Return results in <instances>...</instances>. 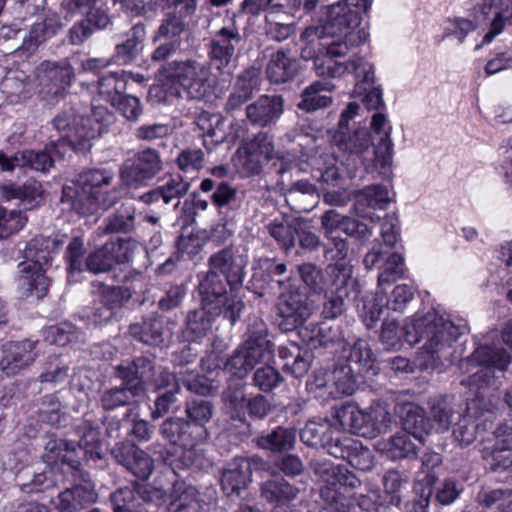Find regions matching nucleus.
<instances>
[{
    "instance_id": "7",
    "label": "nucleus",
    "mask_w": 512,
    "mask_h": 512,
    "mask_svg": "<svg viewBox=\"0 0 512 512\" xmlns=\"http://www.w3.org/2000/svg\"><path fill=\"white\" fill-rule=\"evenodd\" d=\"M272 352V343L268 339L266 323L262 319L254 317L248 324L246 340L227 358L224 370L243 379Z\"/></svg>"
},
{
    "instance_id": "43",
    "label": "nucleus",
    "mask_w": 512,
    "mask_h": 512,
    "mask_svg": "<svg viewBox=\"0 0 512 512\" xmlns=\"http://www.w3.org/2000/svg\"><path fill=\"white\" fill-rule=\"evenodd\" d=\"M136 229V210L132 206H121L110 214L103 226L99 227L102 234H129Z\"/></svg>"
},
{
    "instance_id": "19",
    "label": "nucleus",
    "mask_w": 512,
    "mask_h": 512,
    "mask_svg": "<svg viewBox=\"0 0 512 512\" xmlns=\"http://www.w3.org/2000/svg\"><path fill=\"white\" fill-rule=\"evenodd\" d=\"M261 76L258 69L249 67L237 75L224 109L233 114L260 90Z\"/></svg>"
},
{
    "instance_id": "30",
    "label": "nucleus",
    "mask_w": 512,
    "mask_h": 512,
    "mask_svg": "<svg viewBox=\"0 0 512 512\" xmlns=\"http://www.w3.org/2000/svg\"><path fill=\"white\" fill-rule=\"evenodd\" d=\"M222 308L213 306L208 308L201 304L199 309L192 310L186 318L184 334L189 341H196L204 337L212 327L213 321L220 316Z\"/></svg>"
},
{
    "instance_id": "2",
    "label": "nucleus",
    "mask_w": 512,
    "mask_h": 512,
    "mask_svg": "<svg viewBox=\"0 0 512 512\" xmlns=\"http://www.w3.org/2000/svg\"><path fill=\"white\" fill-rule=\"evenodd\" d=\"M410 345L423 341L420 355L426 367H438L448 361V350L452 343L461 335L462 330L450 319L428 312L421 317H415L399 328L395 320H386L382 324L380 340L388 349L400 346L401 335Z\"/></svg>"
},
{
    "instance_id": "27",
    "label": "nucleus",
    "mask_w": 512,
    "mask_h": 512,
    "mask_svg": "<svg viewBox=\"0 0 512 512\" xmlns=\"http://www.w3.org/2000/svg\"><path fill=\"white\" fill-rule=\"evenodd\" d=\"M299 62L290 49H280L270 56L266 66L267 78L282 84L292 80L299 72Z\"/></svg>"
},
{
    "instance_id": "4",
    "label": "nucleus",
    "mask_w": 512,
    "mask_h": 512,
    "mask_svg": "<svg viewBox=\"0 0 512 512\" xmlns=\"http://www.w3.org/2000/svg\"><path fill=\"white\" fill-rule=\"evenodd\" d=\"M211 69L220 74L209 60V64L196 59L174 60L167 62L159 69L162 83L154 86L151 93L160 101L169 102L181 96L177 86L181 87L189 99L202 100L212 93L213 80Z\"/></svg>"
},
{
    "instance_id": "54",
    "label": "nucleus",
    "mask_w": 512,
    "mask_h": 512,
    "mask_svg": "<svg viewBox=\"0 0 512 512\" xmlns=\"http://www.w3.org/2000/svg\"><path fill=\"white\" fill-rule=\"evenodd\" d=\"M366 437L385 433L391 425L389 412L381 405H375L365 410Z\"/></svg>"
},
{
    "instance_id": "41",
    "label": "nucleus",
    "mask_w": 512,
    "mask_h": 512,
    "mask_svg": "<svg viewBox=\"0 0 512 512\" xmlns=\"http://www.w3.org/2000/svg\"><path fill=\"white\" fill-rule=\"evenodd\" d=\"M256 445L274 453H282L294 448L296 430L278 426L272 431L262 434L255 439Z\"/></svg>"
},
{
    "instance_id": "61",
    "label": "nucleus",
    "mask_w": 512,
    "mask_h": 512,
    "mask_svg": "<svg viewBox=\"0 0 512 512\" xmlns=\"http://www.w3.org/2000/svg\"><path fill=\"white\" fill-rule=\"evenodd\" d=\"M303 283L314 293H322L329 286V276L324 278L315 264L303 263L298 266Z\"/></svg>"
},
{
    "instance_id": "56",
    "label": "nucleus",
    "mask_w": 512,
    "mask_h": 512,
    "mask_svg": "<svg viewBox=\"0 0 512 512\" xmlns=\"http://www.w3.org/2000/svg\"><path fill=\"white\" fill-rule=\"evenodd\" d=\"M343 55H333L325 50L323 57H318L313 69L317 76L327 78H339L349 71L348 63L335 60Z\"/></svg>"
},
{
    "instance_id": "24",
    "label": "nucleus",
    "mask_w": 512,
    "mask_h": 512,
    "mask_svg": "<svg viewBox=\"0 0 512 512\" xmlns=\"http://www.w3.org/2000/svg\"><path fill=\"white\" fill-rule=\"evenodd\" d=\"M320 496L338 512H377L376 503L363 494L345 496L335 487L327 486L320 488Z\"/></svg>"
},
{
    "instance_id": "26",
    "label": "nucleus",
    "mask_w": 512,
    "mask_h": 512,
    "mask_svg": "<svg viewBox=\"0 0 512 512\" xmlns=\"http://www.w3.org/2000/svg\"><path fill=\"white\" fill-rule=\"evenodd\" d=\"M256 457L234 458L223 470L221 477V486L227 496L239 494L251 481V463Z\"/></svg>"
},
{
    "instance_id": "33",
    "label": "nucleus",
    "mask_w": 512,
    "mask_h": 512,
    "mask_svg": "<svg viewBox=\"0 0 512 512\" xmlns=\"http://www.w3.org/2000/svg\"><path fill=\"white\" fill-rule=\"evenodd\" d=\"M405 432H398L378 443L379 450L391 460L415 459L422 444L416 443Z\"/></svg>"
},
{
    "instance_id": "8",
    "label": "nucleus",
    "mask_w": 512,
    "mask_h": 512,
    "mask_svg": "<svg viewBox=\"0 0 512 512\" xmlns=\"http://www.w3.org/2000/svg\"><path fill=\"white\" fill-rule=\"evenodd\" d=\"M510 353L501 346L481 345L472 355L460 364L469 375L461 380V384L470 389L481 388L488 383L490 369L504 371L511 362Z\"/></svg>"
},
{
    "instance_id": "10",
    "label": "nucleus",
    "mask_w": 512,
    "mask_h": 512,
    "mask_svg": "<svg viewBox=\"0 0 512 512\" xmlns=\"http://www.w3.org/2000/svg\"><path fill=\"white\" fill-rule=\"evenodd\" d=\"M167 493L159 487H124L111 495L114 512H156L166 502Z\"/></svg>"
},
{
    "instance_id": "58",
    "label": "nucleus",
    "mask_w": 512,
    "mask_h": 512,
    "mask_svg": "<svg viewBox=\"0 0 512 512\" xmlns=\"http://www.w3.org/2000/svg\"><path fill=\"white\" fill-rule=\"evenodd\" d=\"M175 162L183 173H198L206 164L205 152L201 148L187 147L178 154Z\"/></svg>"
},
{
    "instance_id": "62",
    "label": "nucleus",
    "mask_w": 512,
    "mask_h": 512,
    "mask_svg": "<svg viewBox=\"0 0 512 512\" xmlns=\"http://www.w3.org/2000/svg\"><path fill=\"white\" fill-rule=\"evenodd\" d=\"M358 375L362 374L353 371L346 364L337 366L332 373L336 392L341 395H352L356 390V377Z\"/></svg>"
},
{
    "instance_id": "5",
    "label": "nucleus",
    "mask_w": 512,
    "mask_h": 512,
    "mask_svg": "<svg viewBox=\"0 0 512 512\" xmlns=\"http://www.w3.org/2000/svg\"><path fill=\"white\" fill-rule=\"evenodd\" d=\"M275 0H242L237 12H233L227 25L216 30L207 44V55L212 66L220 73L231 76L236 68L238 48L243 37L237 22L238 15L257 17L269 10Z\"/></svg>"
},
{
    "instance_id": "9",
    "label": "nucleus",
    "mask_w": 512,
    "mask_h": 512,
    "mask_svg": "<svg viewBox=\"0 0 512 512\" xmlns=\"http://www.w3.org/2000/svg\"><path fill=\"white\" fill-rule=\"evenodd\" d=\"M163 170V160L158 150L147 147L127 158L121 165L119 176L129 188L147 186Z\"/></svg>"
},
{
    "instance_id": "38",
    "label": "nucleus",
    "mask_w": 512,
    "mask_h": 512,
    "mask_svg": "<svg viewBox=\"0 0 512 512\" xmlns=\"http://www.w3.org/2000/svg\"><path fill=\"white\" fill-rule=\"evenodd\" d=\"M343 150L349 153L348 160L360 162L366 170L371 168V139L364 128L357 129L347 139L341 137Z\"/></svg>"
},
{
    "instance_id": "20",
    "label": "nucleus",
    "mask_w": 512,
    "mask_h": 512,
    "mask_svg": "<svg viewBox=\"0 0 512 512\" xmlns=\"http://www.w3.org/2000/svg\"><path fill=\"white\" fill-rule=\"evenodd\" d=\"M509 0H478L474 7V15L482 22L490 21L489 31L484 35L483 44L490 43L504 29L508 19Z\"/></svg>"
},
{
    "instance_id": "51",
    "label": "nucleus",
    "mask_w": 512,
    "mask_h": 512,
    "mask_svg": "<svg viewBox=\"0 0 512 512\" xmlns=\"http://www.w3.org/2000/svg\"><path fill=\"white\" fill-rule=\"evenodd\" d=\"M356 205L373 209H385L391 202L388 188L382 184H372L355 194Z\"/></svg>"
},
{
    "instance_id": "53",
    "label": "nucleus",
    "mask_w": 512,
    "mask_h": 512,
    "mask_svg": "<svg viewBox=\"0 0 512 512\" xmlns=\"http://www.w3.org/2000/svg\"><path fill=\"white\" fill-rule=\"evenodd\" d=\"M190 182L181 175L170 176L162 185L159 186L162 202L165 205L179 206L180 199L185 196L190 189Z\"/></svg>"
},
{
    "instance_id": "29",
    "label": "nucleus",
    "mask_w": 512,
    "mask_h": 512,
    "mask_svg": "<svg viewBox=\"0 0 512 512\" xmlns=\"http://www.w3.org/2000/svg\"><path fill=\"white\" fill-rule=\"evenodd\" d=\"M129 334L139 342L155 346L162 344L170 336L169 330L164 326V319L156 313L144 318L141 323L131 324Z\"/></svg>"
},
{
    "instance_id": "36",
    "label": "nucleus",
    "mask_w": 512,
    "mask_h": 512,
    "mask_svg": "<svg viewBox=\"0 0 512 512\" xmlns=\"http://www.w3.org/2000/svg\"><path fill=\"white\" fill-rule=\"evenodd\" d=\"M47 268L27 265L18 277V288L23 295L44 297L50 285V279L45 275Z\"/></svg>"
},
{
    "instance_id": "37",
    "label": "nucleus",
    "mask_w": 512,
    "mask_h": 512,
    "mask_svg": "<svg viewBox=\"0 0 512 512\" xmlns=\"http://www.w3.org/2000/svg\"><path fill=\"white\" fill-rule=\"evenodd\" d=\"M334 85L327 81H314L301 93V100L298 108L306 112H314L331 105L332 97L329 93Z\"/></svg>"
},
{
    "instance_id": "49",
    "label": "nucleus",
    "mask_w": 512,
    "mask_h": 512,
    "mask_svg": "<svg viewBox=\"0 0 512 512\" xmlns=\"http://www.w3.org/2000/svg\"><path fill=\"white\" fill-rule=\"evenodd\" d=\"M75 433L79 438L78 445L83 449L89 458L100 459L101 441L99 427L89 420H84L75 428Z\"/></svg>"
},
{
    "instance_id": "15",
    "label": "nucleus",
    "mask_w": 512,
    "mask_h": 512,
    "mask_svg": "<svg viewBox=\"0 0 512 512\" xmlns=\"http://www.w3.org/2000/svg\"><path fill=\"white\" fill-rule=\"evenodd\" d=\"M114 460L139 479L146 480L154 470V460L131 441L116 443L111 449Z\"/></svg>"
},
{
    "instance_id": "22",
    "label": "nucleus",
    "mask_w": 512,
    "mask_h": 512,
    "mask_svg": "<svg viewBox=\"0 0 512 512\" xmlns=\"http://www.w3.org/2000/svg\"><path fill=\"white\" fill-rule=\"evenodd\" d=\"M314 474L321 480L322 487L333 486L336 491L342 487L355 489L361 485L357 476L342 465H334L329 461L315 460L311 463Z\"/></svg>"
},
{
    "instance_id": "46",
    "label": "nucleus",
    "mask_w": 512,
    "mask_h": 512,
    "mask_svg": "<svg viewBox=\"0 0 512 512\" xmlns=\"http://www.w3.org/2000/svg\"><path fill=\"white\" fill-rule=\"evenodd\" d=\"M344 358L347 366L361 374L369 372L374 361L370 345L363 339H358L347 351H344Z\"/></svg>"
},
{
    "instance_id": "39",
    "label": "nucleus",
    "mask_w": 512,
    "mask_h": 512,
    "mask_svg": "<svg viewBox=\"0 0 512 512\" xmlns=\"http://www.w3.org/2000/svg\"><path fill=\"white\" fill-rule=\"evenodd\" d=\"M146 28L142 23L131 27L124 35V40L115 47V57L127 64L135 60L144 48Z\"/></svg>"
},
{
    "instance_id": "55",
    "label": "nucleus",
    "mask_w": 512,
    "mask_h": 512,
    "mask_svg": "<svg viewBox=\"0 0 512 512\" xmlns=\"http://www.w3.org/2000/svg\"><path fill=\"white\" fill-rule=\"evenodd\" d=\"M186 418L202 428H207L214 412L212 402L205 399H191L185 404Z\"/></svg>"
},
{
    "instance_id": "59",
    "label": "nucleus",
    "mask_w": 512,
    "mask_h": 512,
    "mask_svg": "<svg viewBox=\"0 0 512 512\" xmlns=\"http://www.w3.org/2000/svg\"><path fill=\"white\" fill-rule=\"evenodd\" d=\"M266 229L269 235L286 251L295 246V221L289 223L274 220L266 226Z\"/></svg>"
},
{
    "instance_id": "13",
    "label": "nucleus",
    "mask_w": 512,
    "mask_h": 512,
    "mask_svg": "<svg viewBox=\"0 0 512 512\" xmlns=\"http://www.w3.org/2000/svg\"><path fill=\"white\" fill-rule=\"evenodd\" d=\"M313 313L307 296L299 290L281 293L277 302L279 327L285 332L301 327Z\"/></svg>"
},
{
    "instance_id": "44",
    "label": "nucleus",
    "mask_w": 512,
    "mask_h": 512,
    "mask_svg": "<svg viewBox=\"0 0 512 512\" xmlns=\"http://www.w3.org/2000/svg\"><path fill=\"white\" fill-rule=\"evenodd\" d=\"M298 493L297 487L280 476L268 479L261 485V495L272 503L285 504L294 500Z\"/></svg>"
},
{
    "instance_id": "17",
    "label": "nucleus",
    "mask_w": 512,
    "mask_h": 512,
    "mask_svg": "<svg viewBox=\"0 0 512 512\" xmlns=\"http://www.w3.org/2000/svg\"><path fill=\"white\" fill-rule=\"evenodd\" d=\"M209 271L220 272L226 278L231 291L239 289L244 280L247 260L242 255H236L231 248H224L209 258Z\"/></svg>"
},
{
    "instance_id": "47",
    "label": "nucleus",
    "mask_w": 512,
    "mask_h": 512,
    "mask_svg": "<svg viewBox=\"0 0 512 512\" xmlns=\"http://www.w3.org/2000/svg\"><path fill=\"white\" fill-rule=\"evenodd\" d=\"M301 337L313 348L327 347L339 339L338 328L328 323H310L300 330Z\"/></svg>"
},
{
    "instance_id": "6",
    "label": "nucleus",
    "mask_w": 512,
    "mask_h": 512,
    "mask_svg": "<svg viewBox=\"0 0 512 512\" xmlns=\"http://www.w3.org/2000/svg\"><path fill=\"white\" fill-rule=\"evenodd\" d=\"M114 173L108 169H89L78 175L77 180L63 187L62 202L70 204L79 215L87 216L107 210L116 201L111 190Z\"/></svg>"
},
{
    "instance_id": "25",
    "label": "nucleus",
    "mask_w": 512,
    "mask_h": 512,
    "mask_svg": "<svg viewBox=\"0 0 512 512\" xmlns=\"http://www.w3.org/2000/svg\"><path fill=\"white\" fill-rule=\"evenodd\" d=\"M62 244V241L57 236H35L26 243L23 256L27 261L31 262L30 265L48 268L53 258L58 254Z\"/></svg>"
},
{
    "instance_id": "28",
    "label": "nucleus",
    "mask_w": 512,
    "mask_h": 512,
    "mask_svg": "<svg viewBox=\"0 0 512 512\" xmlns=\"http://www.w3.org/2000/svg\"><path fill=\"white\" fill-rule=\"evenodd\" d=\"M353 283L352 278L342 281L336 277H329V286L324 290L326 301L322 310L325 319H335L346 311V299L349 295V287Z\"/></svg>"
},
{
    "instance_id": "63",
    "label": "nucleus",
    "mask_w": 512,
    "mask_h": 512,
    "mask_svg": "<svg viewBox=\"0 0 512 512\" xmlns=\"http://www.w3.org/2000/svg\"><path fill=\"white\" fill-rule=\"evenodd\" d=\"M404 259L398 253H392L384 262L378 276V286L390 285L404 275Z\"/></svg>"
},
{
    "instance_id": "60",
    "label": "nucleus",
    "mask_w": 512,
    "mask_h": 512,
    "mask_svg": "<svg viewBox=\"0 0 512 512\" xmlns=\"http://www.w3.org/2000/svg\"><path fill=\"white\" fill-rule=\"evenodd\" d=\"M69 376V366L58 356L48 357L39 379L42 383L60 384Z\"/></svg>"
},
{
    "instance_id": "31",
    "label": "nucleus",
    "mask_w": 512,
    "mask_h": 512,
    "mask_svg": "<svg viewBox=\"0 0 512 512\" xmlns=\"http://www.w3.org/2000/svg\"><path fill=\"white\" fill-rule=\"evenodd\" d=\"M401 425L403 432L411 435L419 444H423L425 437L433 430V424L425 410L413 404L403 408Z\"/></svg>"
},
{
    "instance_id": "11",
    "label": "nucleus",
    "mask_w": 512,
    "mask_h": 512,
    "mask_svg": "<svg viewBox=\"0 0 512 512\" xmlns=\"http://www.w3.org/2000/svg\"><path fill=\"white\" fill-rule=\"evenodd\" d=\"M226 284L227 282H223L219 274L208 271L199 282L198 289L201 304L208 308L221 307L224 318L234 324L244 309V303L236 296L227 297Z\"/></svg>"
},
{
    "instance_id": "50",
    "label": "nucleus",
    "mask_w": 512,
    "mask_h": 512,
    "mask_svg": "<svg viewBox=\"0 0 512 512\" xmlns=\"http://www.w3.org/2000/svg\"><path fill=\"white\" fill-rule=\"evenodd\" d=\"M16 481L20 490L28 494L42 492L55 485L51 470L36 473L26 469L17 474Z\"/></svg>"
},
{
    "instance_id": "40",
    "label": "nucleus",
    "mask_w": 512,
    "mask_h": 512,
    "mask_svg": "<svg viewBox=\"0 0 512 512\" xmlns=\"http://www.w3.org/2000/svg\"><path fill=\"white\" fill-rule=\"evenodd\" d=\"M62 27L63 25L58 14L47 13L41 21L35 22L32 25L28 36L23 37L24 49H34L48 38L56 35Z\"/></svg>"
},
{
    "instance_id": "35",
    "label": "nucleus",
    "mask_w": 512,
    "mask_h": 512,
    "mask_svg": "<svg viewBox=\"0 0 512 512\" xmlns=\"http://www.w3.org/2000/svg\"><path fill=\"white\" fill-rule=\"evenodd\" d=\"M430 415L433 430L445 432L456 419H460L461 412L452 398L437 396L430 401Z\"/></svg>"
},
{
    "instance_id": "18",
    "label": "nucleus",
    "mask_w": 512,
    "mask_h": 512,
    "mask_svg": "<svg viewBox=\"0 0 512 512\" xmlns=\"http://www.w3.org/2000/svg\"><path fill=\"white\" fill-rule=\"evenodd\" d=\"M349 245L345 238L340 236L326 238L324 244V258L328 262L325 273L329 277H336L339 280L352 278L353 267L347 259Z\"/></svg>"
},
{
    "instance_id": "34",
    "label": "nucleus",
    "mask_w": 512,
    "mask_h": 512,
    "mask_svg": "<svg viewBox=\"0 0 512 512\" xmlns=\"http://www.w3.org/2000/svg\"><path fill=\"white\" fill-rule=\"evenodd\" d=\"M37 77L42 84L50 83L57 89L70 86L75 78L73 67L66 61H44L37 69Z\"/></svg>"
},
{
    "instance_id": "21",
    "label": "nucleus",
    "mask_w": 512,
    "mask_h": 512,
    "mask_svg": "<svg viewBox=\"0 0 512 512\" xmlns=\"http://www.w3.org/2000/svg\"><path fill=\"white\" fill-rule=\"evenodd\" d=\"M37 341L23 340L11 342L4 347L0 360V368L7 375L12 376L22 368L35 361Z\"/></svg>"
},
{
    "instance_id": "64",
    "label": "nucleus",
    "mask_w": 512,
    "mask_h": 512,
    "mask_svg": "<svg viewBox=\"0 0 512 512\" xmlns=\"http://www.w3.org/2000/svg\"><path fill=\"white\" fill-rule=\"evenodd\" d=\"M113 266L114 262L106 243L90 252L85 260V268L94 274L108 272Z\"/></svg>"
},
{
    "instance_id": "42",
    "label": "nucleus",
    "mask_w": 512,
    "mask_h": 512,
    "mask_svg": "<svg viewBox=\"0 0 512 512\" xmlns=\"http://www.w3.org/2000/svg\"><path fill=\"white\" fill-rule=\"evenodd\" d=\"M333 425L361 436H366L365 411L354 404H345L335 409Z\"/></svg>"
},
{
    "instance_id": "45",
    "label": "nucleus",
    "mask_w": 512,
    "mask_h": 512,
    "mask_svg": "<svg viewBox=\"0 0 512 512\" xmlns=\"http://www.w3.org/2000/svg\"><path fill=\"white\" fill-rule=\"evenodd\" d=\"M126 85L124 71L108 73L99 78L97 94L101 100L113 105L125 93Z\"/></svg>"
},
{
    "instance_id": "3",
    "label": "nucleus",
    "mask_w": 512,
    "mask_h": 512,
    "mask_svg": "<svg viewBox=\"0 0 512 512\" xmlns=\"http://www.w3.org/2000/svg\"><path fill=\"white\" fill-rule=\"evenodd\" d=\"M371 3L372 0H340L325 6L321 24L305 28L303 36L319 35L329 53L347 55L368 39V32L359 25L360 14L367 12Z\"/></svg>"
},
{
    "instance_id": "23",
    "label": "nucleus",
    "mask_w": 512,
    "mask_h": 512,
    "mask_svg": "<svg viewBox=\"0 0 512 512\" xmlns=\"http://www.w3.org/2000/svg\"><path fill=\"white\" fill-rule=\"evenodd\" d=\"M155 374L153 361L144 356L136 357L125 365L121 364L115 367L116 377L131 386L141 388V396L145 394L146 385L153 380Z\"/></svg>"
},
{
    "instance_id": "14",
    "label": "nucleus",
    "mask_w": 512,
    "mask_h": 512,
    "mask_svg": "<svg viewBox=\"0 0 512 512\" xmlns=\"http://www.w3.org/2000/svg\"><path fill=\"white\" fill-rule=\"evenodd\" d=\"M76 483L59 493L52 504L59 512H76L94 503L97 499L94 484L87 472L74 476Z\"/></svg>"
},
{
    "instance_id": "1",
    "label": "nucleus",
    "mask_w": 512,
    "mask_h": 512,
    "mask_svg": "<svg viewBox=\"0 0 512 512\" xmlns=\"http://www.w3.org/2000/svg\"><path fill=\"white\" fill-rule=\"evenodd\" d=\"M115 121L114 113L100 105L94 106L89 115H79L73 109L63 111L50 121L61 140L51 141L41 151L17 152L15 160L21 162V168L45 173L54 166L57 158L63 156L66 146L75 150L89 148L90 141L107 132Z\"/></svg>"
},
{
    "instance_id": "32",
    "label": "nucleus",
    "mask_w": 512,
    "mask_h": 512,
    "mask_svg": "<svg viewBox=\"0 0 512 512\" xmlns=\"http://www.w3.org/2000/svg\"><path fill=\"white\" fill-rule=\"evenodd\" d=\"M141 396V388L131 386L127 382L119 386L104 389L100 395V406L105 411H113L137 402Z\"/></svg>"
},
{
    "instance_id": "12",
    "label": "nucleus",
    "mask_w": 512,
    "mask_h": 512,
    "mask_svg": "<svg viewBox=\"0 0 512 512\" xmlns=\"http://www.w3.org/2000/svg\"><path fill=\"white\" fill-rule=\"evenodd\" d=\"M274 146L266 133L260 132L251 140L245 141L236 150L233 163L236 169L244 176L258 175L263 163L273 157Z\"/></svg>"
},
{
    "instance_id": "48",
    "label": "nucleus",
    "mask_w": 512,
    "mask_h": 512,
    "mask_svg": "<svg viewBox=\"0 0 512 512\" xmlns=\"http://www.w3.org/2000/svg\"><path fill=\"white\" fill-rule=\"evenodd\" d=\"M198 495L199 492L195 487L184 483L177 484L171 495L167 512H197L200 507Z\"/></svg>"
},
{
    "instance_id": "52",
    "label": "nucleus",
    "mask_w": 512,
    "mask_h": 512,
    "mask_svg": "<svg viewBox=\"0 0 512 512\" xmlns=\"http://www.w3.org/2000/svg\"><path fill=\"white\" fill-rule=\"evenodd\" d=\"M45 339L50 344L64 346L69 343L85 341V334L70 322L50 326L45 331Z\"/></svg>"
},
{
    "instance_id": "16",
    "label": "nucleus",
    "mask_w": 512,
    "mask_h": 512,
    "mask_svg": "<svg viewBox=\"0 0 512 512\" xmlns=\"http://www.w3.org/2000/svg\"><path fill=\"white\" fill-rule=\"evenodd\" d=\"M285 100L279 94H263L245 108L246 119L259 128L274 127L284 113Z\"/></svg>"
},
{
    "instance_id": "57",
    "label": "nucleus",
    "mask_w": 512,
    "mask_h": 512,
    "mask_svg": "<svg viewBox=\"0 0 512 512\" xmlns=\"http://www.w3.org/2000/svg\"><path fill=\"white\" fill-rule=\"evenodd\" d=\"M26 214L17 209L0 207V237L1 239L18 233L27 223Z\"/></svg>"
}]
</instances>
